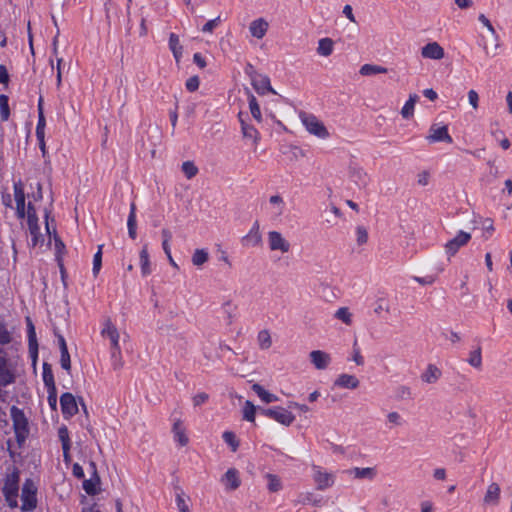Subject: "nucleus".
<instances>
[{
	"mask_svg": "<svg viewBox=\"0 0 512 512\" xmlns=\"http://www.w3.org/2000/svg\"><path fill=\"white\" fill-rule=\"evenodd\" d=\"M14 200L16 203V213L19 218L27 216V224L31 235V243L37 246L43 243V236L39 232L38 219L31 203L28 204L27 211L25 210V193L21 183L14 184Z\"/></svg>",
	"mask_w": 512,
	"mask_h": 512,
	"instance_id": "nucleus-1",
	"label": "nucleus"
},
{
	"mask_svg": "<svg viewBox=\"0 0 512 512\" xmlns=\"http://www.w3.org/2000/svg\"><path fill=\"white\" fill-rule=\"evenodd\" d=\"M20 471L15 466L7 469L3 478L2 493L11 509L18 507Z\"/></svg>",
	"mask_w": 512,
	"mask_h": 512,
	"instance_id": "nucleus-2",
	"label": "nucleus"
},
{
	"mask_svg": "<svg viewBox=\"0 0 512 512\" xmlns=\"http://www.w3.org/2000/svg\"><path fill=\"white\" fill-rule=\"evenodd\" d=\"M101 336L104 339L109 340L110 342V350H111V359L115 369H119L122 367V357H121V348L119 344L120 334L116 326L112 323L110 319H106L103 323L101 329Z\"/></svg>",
	"mask_w": 512,
	"mask_h": 512,
	"instance_id": "nucleus-3",
	"label": "nucleus"
},
{
	"mask_svg": "<svg viewBox=\"0 0 512 512\" xmlns=\"http://www.w3.org/2000/svg\"><path fill=\"white\" fill-rule=\"evenodd\" d=\"M10 416L13 423V430L17 444L19 447H21L25 443L30 433L28 419L24 412L16 406L11 407Z\"/></svg>",
	"mask_w": 512,
	"mask_h": 512,
	"instance_id": "nucleus-4",
	"label": "nucleus"
},
{
	"mask_svg": "<svg viewBox=\"0 0 512 512\" xmlns=\"http://www.w3.org/2000/svg\"><path fill=\"white\" fill-rule=\"evenodd\" d=\"M299 118L305 129L312 135L326 139L329 137V132L322 121H320L314 114L307 112H300Z\"/></svg>",
	"mask_w": 512,
	"mask_h": 512,
	"instance_id": "nucleus-5",
	"label": "nucleus"
},
{
	"mask_svg": "<svg viewBox=\"0 0 512 512\" xmlns=\"http://www.w3.org/2000/svg\"><path fill=\"white\" fill-rule=\"evenodd\" d=\"M37 485L28 478L25 480L21 490V510L23 512L33 511L37 506Z\"/></svg>",
	"mask_w": 512,
	"mask_h": 512,
	"instance_id": "nucleus-6",
	"label": "nucleus"
},
{
	"mask_svg": "<svg viewBox=\"0 0 512 512\" xmlns=\"http://www.w3.org/2000/svg\"><path fill=\"white\" fill-rule=\"evenodd\" d=\"M312 479L317 490L324 491L335 484L336 476L319 465H312Z\"/></svg>",
	"mask_w": 512,
	"mask_h": 512,
	"instance_id": "nucleus-7",
	"label": "nucleus"
},
{
	"mask_svg": "<svg viewBox=\"0 0 512 512\" xmlns=\"http://www.w3.org/2000/svg\"><path fill=\"white\" fill-rule=\"evenodd\" d=\"M267 243L269 250L272 252L287 254L291 250L290 242L279 231H269L267 233Z\"/></svg>",
	"mask_w": 512,
	"mask_h": 512,
	"instance_id": "nucleus-8",
	"label": "nucleus"
},
{
	"mask_svg": "<svg viewBox=\"0 0 512 512\" xmlns=\"http://www.w3.org/2000/svg\"><path fill=\"white\" fill-rule=\"evenodd\" d=\"M350 179L359 187L366 188L371 182V176L364 167L358 163H351L348 168Z\"/></svg>",
	"mask_w": 512,
	"mask_h": 512,
	"instance_id": "nucleus-9",
	"label": "nucleus"
},
{
	"mask_svg": "<svg viewBox=\"0 0 512 512\" xmlns=\"http://www.w3.org/2000/svg\"><path fill=\"white\" fill-rule=\"evenodd\" d=\"M262 413L284 426H290L295 420V416L283 407L264 409Z\"/></svg>",
	"mask_w": 512,
	"mask_h": 512,
	"instance_id": "nucleus-10",
	"label": "nucleus"
},
{
	"mask_svg": "<svg viewBox=\"0 0 512 512\" xmlns=\"http://www.w3.org/2000/svg\"><path fill=\"white\" fill-rule=\"evenodd\" d=\"M15 380L14 372L8 363L6 353L0 349V387L7 386Z\"/></svg>",
	"mask_w": 512,
	"mask_h": 512,
	"instance_id": "nucleus-11",
	"label": "nucleus"
},
{
	"mask_svg": "<svg viewBox=\"0 0 512 512\" xmlns=\"http://www.w3.org/2000/svg\"><path fill=\"white\" fill-rule=\"evenodd\" d=\"M426 139L430 143L435 142H447L452 143V137L448 133V127L446 125L433 124L429 129V134Z\"/></svg>",
	"mask_w": 512,
	"mask_h": 512,
	"instance_id": "nucleus-12",
	"label": "nucleus"
},
{
	"mask_svg": "<svg viewBox=\"0 0 512 512\" xmlns=\"http://www.w3.org/2000/svg\"><path fill=\"white\" fill-rule=\"evenodd\" d=\"M471 239L470 233L459 231V233L445 245V251L448 255L453 256L457 251L465 246Z\"/></svg>",
	"mask_w": 512,
	"mask_h": 512,
	"instance_id": "nucleus-13",
	"label": "nucleus"
},
{
	"mask_svg": "<svg viewBox=\"0 0 512 512\" xmlns=\"http://www.w3.org/2000/svg\"><path fill=\"white\" fill-rule=\"evenodd\" d=\"M501 488L498 483H490L483 497V504L488 507H495L500 503Z\"/></svg>",
	"mask_w": 512,
	"mask_h": 512,
	"instance_id": "nucleus-14",
	"label": "nucleus"
},
{
	"mask_svg": "<svg viewBox=\"0 0 512 512\" xmlns=\"http://www.w3.org/2000/svg\"><path fill=\"white\" fill-rule=\"evenodd\" d=\"M251 84L258 94L265 95L268 92L276 94L270 84V79L266 75L254 74L251 76Z\"/></svg>",
	"mask_w": 512,
	"mask_h": 512,
	"instance_id": "nucleus-15",
	"label": "nucleus"
},
{
	"mask_svg": "<svg viewBox=\"0 0 512 512\" xmlns=\"http://www.w3.org/2000/svg\"><path fill=\"white\" fill-rule=\"evenodd\" d=\"M60 405L62 413L66 418L72 417L78 412L75 397L71 393H64L61 395Z\"/></svg>",
	"mask_w": 512,
	"mask_h": 512,
	"instance_id": "nucleus-16",
	"label": "nucleus"
},
{
	"mask_svg": "<svg viewBox=\"0 0 512 512\" xmlns=\"http://www.w3.org/2000/svg\"><path fill=\"white\" fill-rule=\"evenodd\" d=\"M421 56L425 59L441 60L445 56L444 49L437 42H430L422 47Z\"/></svg>",
	"mask_w": 512,
	"mask_h": 512,
	"instance_id": "nucleus-17",
	"label": "nucleus"
},
{
	"mask_svg": "<svg viewBox=\"0 0 512 512\" xmlns=\"http://www.w3.org/2000/svg\"><path fill=\"white\" fill-rule=\"evenodd\" d=\"M262 243L259 223H253L249 232L242 238V244L247 247H257Z\"/></svg>",
	"mask_w": 512,
	"mask_h": 512,
	"instance_id": "nucleus-18",
	"label": "nucleus"
},
{
	"mask_svg": "<svg viewBox=\"0 0 512 512\" xmlns=\"http://www.w3.org/2000/svg\"><path fill=\"white\" fill-rule=\"evenodd\" d=\"M220 481L227 491L236 490L241 484L239 472L235 468L228 469Z\"/></svg>",
	"mask_w": 512,
	"mask_h": 512,
	"instance_id": "nucleus-19",
	"label": "nucleus"
},
{
	"mask_svg": "<svg viewBox=\"0 0 512 512\" xmlns=\"http://www.w3.org/2000/svg\"><path fill=\"white\" fill-rule=\"evenodd\" d=\"M172 433L174 441L181 447H184L188 444L189 439L186 434V428L183 425V422L179 418L173 419Z\"/></svg>",
	"mask_w": 512,
	"mask_h": 512,
	"instance_id": "nucleus-20",
	"label": "nucleus"
},
{
	"mask_svg": "<svg viewBox=\"0 0 512 512\" xmlns=\"http://www.w3.org/2000/svg\"><path fill=\"white\" fill-rule=\"evenodd\" d=\"M310 361L318 370L326 369L331 363V356L321 350H313L309 354Z\"/></svg>",
	"mask_w": 512,
	"mask_h": 512,
	"instance_id": "nucleus-21",
	"label": "nucleus"
},
{
	"mask_svg": "<svg viewBox=\"0 0 512 512\" xmlns=\"http://www.w3.org/2000/svg\"><path fill=\"white\" fill-rule=\"evenodd\" d=\"M360 385L359 379L355 375L342 373L337 376L334 386L342 389H357Z\"/></svg>",
	"mask_w": 512,
	"mask_h": 512,
	"instance_id": "nucleus-22",
	"label": "nucleus"
},
{
	"mask_svg": "<svg viewBox=\"0 0 512 512\" xmlns=\"http://www.w3.org/2000/svg\"><path fill=\"white\" fill-rule=\"evenodd\" d=\"M442 377V371L435 364H428L421 373V381L425 384H435Z\"/></svg>",
	"mask_w": 512,
	"mask_h": 512,
	"instance_id": "nucleus-23",
	"label": "nucleus"
},
{
	"mask_svg": "<svg viewBox=\"0 0 512 512\" xmlns=\"http://www.w3.org/2000/svg\"><path fill=\"white\" fill-rule=\"evenodd\" d=\"M239 120H240V123H241V131H242L243 137L245 139L251 140L252 144L254 146H257L258 143H259V140H260V134L257 131V129L254 126L246 123L242 119V113H239Z\"/></svg>",
	"mask_w": 512,
	"mask_h": 512,
	"instance_id": "nucleus-24",
	"label": "nucleus"
},
{
	"mask_svg": "<svg viewBox=\"0 0 512 512\" xmlns=\"http://www.w3.org/2000/svg\"><path fill=\"white\" fill-rule=\"evenodd\" d=\"M268 28L269 24L264 18L255 19L249 25L251 35L257 39H262L266 35Z\"/></svg>",
	"mask_w": 512,
	"mask_h": 512,
	"instance_id": "nucleus-25",
	"label": "nucleus"
},
{
	"mask_svg": "<svg viewBox=\"0 0 512 512\" xmlns=\"http://www.w3.org/2000/svg\"><path fill=\"white\" fill-rule=\"evenodd\" d=\"M346 473L350 476H353L356 479L367 480H373L377 475L376 468L374 467H354L352 469L347 470Z\"/></svg>",
	"mask_w": 512,
	"mask_h": 512,
	"instance_id": "nucleus-26",
	"label": "nucleus"
},
{
	"mask_svg": "<svg viewBox=\"0 0 512 512\" xmlns=\"http://www.w3.org/2000/svg\"><path fill=\"white\" fill-rule=\"evenodd\" d=\"M270 212L274 219L280 218L285 210L284 199L280 195H272L269 198Z\"/></svg>",
	"mask_w": 512,
	"mask_h": 512,
	"instance_id": "nucleus-27",
	"label": "nucleus"
},
{
	"mask_svg": "<svg viewBox=\"0 0 512 512\" xmlns=\"http://www.w3.org/2000/svg\"><path fill=\"white\" fill-rule=\"evenodd\" d=\"M478 20L480 21V23H482L487 28V30L491 33V35L496 40V44H495V47L493 50H489V48L487 46H484L485 53L488 56H495L496 50L499 47L498 34H497L495 28L493 27V25L491 24L490 20L484 14H480L478 17Z\"/></svg>",
	"mask_w": 512,
	"mask_h": 512,
	"instance_id": "nucleus-28",
	"label": "nucleus"
},
{
	"mask_svg": "<svg viewBox=\"0 0 512 512\" xmlns=\"http://www.w3.org/2000/svg\"><path fill=\"white\" fill-rule=\"evenodd\" d=\"M169 49L171 50L176 63H179L183 55V46L180 43L179 36L175 33L169 35Z\"/></svg>",
	"mask_w": 512,
	"mask_h": 512,
	"instance_id": "nucleus-29",
	"label": "nucleus"
},
{
	"mask_svg": "<svg viewBox=\"0 0 512 512\" xmlns=\"http://www.w3.org/2000/svg\"><path fill=\"white\" fill-rule=\"evenodd\" d=\"M140 268L143 276H147L152 272L151 262L149 258L147 245H144L139 254Z\"/></svg>",
	"mask_w": 512,
	"mask_h": 512,
	"instance_id": "nucleus-30",
	"label": "nucleus"
},
{
	"mask_svg": "<svg viewBox=\"0 0 512 512\" xmlns=\"http://www.w3.org/2000/svg\"><path fill=\"white\" fill-rule=\"evenodd\" d=\"M252 390L264 403H272L278 401V397L276 395L265 390L260 384H253Z\"/></svg>",
	"mask_w": 512,
	"mask_h": 512,
	"instance_id": "nucleus-31",
	"label": "nucleus"
},
{
	"mask_svg": "<svg viewBox=\"0 0 512 512\" xmlns=\"http://www.w3.org/2000/svg\"><path fill=\"white\" fill-rule=\"evenodd\" d=\"M334 317L347 326H351L353 324V313L348 307H340L337 309L334 313Z\"/></svg>",
	"mask_w": 512,
	"mask_h": 512,
	"instance_id": "nucleus-32",
	"label": "nucleus"
},
{
	"mask_svg": "<svg viewBox=\"0 0 512 512\" xmlns=\"http://www.w3.org/2000/svg\"><path fill=\"white\" fill-rule=\"evenodd\" d=\"M419 97L416 94H411L409 99L406 101L404 106L401 109V115L405 119H409L413 116L415 104L418 101Z\"/></svg>",
	"mask_w": 512,
	"mask_h": 512,
	"instance_id": "nucleus-33",
	"label": "nucleus"
},
{
	"mask_svg": "<svg viewBox=\"0 0 512 512\" xmlns=\"http://www.w3.org/2000/svg\"><path fill=\"white\" fill-rule=\"evenodd\" d=\"M386 423L389 428L401 427L405 424L402 415L397 411H390L386 415Z\"/></svg>",
	"mask_w": 512,
	"mask_h": 512,
	"instance_id": "nucleus-34",
	"label": "nucleus"
},
{
	"mask_svg": "<svg viewBox=\"0 0 512 512\" xmlns=\"http://www.w3.org/2000/svg\"><path fill=\"white\" fill-rule=\"evenodd\" d=\"M467 362L469 363L470 366L476 369H480L482 367L481 347H476L475 349L469 352Z\"/></svg>",
	"mask_w": 512,
	"mask_h": 512,
	"instance_id": "nucleus-35",
	"label": "nucleus"
},
{
	"mask_svg": "<svg viewBox=\"0 0 512 512\" xmlns=\"http://www.w3.org/2000/svg\"><path fill=\"white\" fill-rule=\"evenodd\" d=\"M265 479L267 480V488L270 492L275 493L282 489V481L277 475L268 473L265 475Z\"/></svg>",
	"mask_w": 512,
	"mask_h": 512,
	"instance_id": "nucleus-36",
	"label": "nucleus"
},
{
	"mask_svg": "<svg viewBox=\"0 0 512 512\" xmlns=\"http://www.w3.org/2000/svg\"><path fill=\"white\" fill-rule=\"evenodd\" d=\"M360 74L363 76H371L375 74L387 73V69L382 66L373 65V64H364L360 68Z\"/></svg>",
	"mask_w": 512,
	"mask_h": 512,
	"instance_id": "nucleus-37",
	"label": "nucleus"
},
{
	"mask_svg": "<svg viewBox=\"0 0 512 512\" xmlns=\"http://www.w3.org/2000/svg\"><path fill=\"white\" fill-rule=\"evenodd\" d=\"M317 52L325 57L331 55L333 52V41L329 38L321 39L318 44Z\"/></svg>",
	"mask_w": 512,
	"mask_h": 512,
	"instance_id": "nucleus-38",
	"label": "nucleus"
},
{
	"mask_svg": "<svg viewBox=\"0 0 512 512\" xmlns=\"http://www.w3.org/2000/svg\"><path fill=\"white\" fill-rule=\"evenodd\" d=\"M209 259V254L206 249H196L192 255L193 265L200 267Z\"/></svg>",
	"mask_w": 512,
	"mask_h": 512,
	"instance_id": "nucleus-39",
	"label": "nucleus"
},
{
	"mask_svg": "<svg viewBox=\"0 0 512 512\" xmlns=\"http://www.w3.org/2000/svg\"><path fill=\"white\" fill-rule=\"evenodd\" d=\"M27 327H28L29 349L31 352L36 353L37 352L36 332H35V327L29 318H27Z\"/></svg>",
	"mask_w": 512,
	"mask_h": 512,
	"instance_id": "nucleus-40",
	"label": "nucleus"
},
{
	"mask_svg": "<svg viewBox=\"0 0 512 512\" xmlns=\"http://www.w3.org/2000/svg\"><path fill=\"white\" fill-rule=\"evenodd\" d=\"M257 341L260 349H269L272 345L271 335L268 330H261L257 335Z\"/></svg>",
	"mask_w": 512,
	"mask_h": 512,
	"instance_id": "nucleus-41",
	"label": "nucleus"
},
{
	"mask_svg": "<svg viewBox=\"0 0 512 512\" xmlns=\"http://www.w3.org/2000/svg\"><path fill=\"white\" fill-rule=\"evenodd\" d=\"M42 376H43V382H44L45 386L47 387V390L56 389L52 370L47 364L43 365V375Z\"/></svg>",
	"mask_w": 512,
	"mask_h": 512,
	"instance_id": "nucleus-42",
	"label": "nucleus"
},
{
	"mask_svg": "<svg viewBox=\"0 0 512 512\" xmlns=\"http://www.w3.org/2000/svg\"><path fill=\"white\" fill-rule=\"evenodd\" d=\"M249 109L251 112V115L257 122L262 121V114L260 111V106L255 98L254 95L249 94Z\"/></svg>",
	"mask_w": 512,
	"mask_h": 512,
	"instance_id": "nucleus-43",
	"label": "nucleus"
},
{
	"mask_svg": "<svg viewBox=\"0 0 512 512\" xmlns=\"http://www.w3.org/2000/svg\"><path fill=\"white\" fill-rule=\"evenodd\" d=\"M181 170L187 179H192L198 174V168L192 161H185L181 165Z\"/></svg>",
	"mask_w": 512,
	"mask_h": 512,
	"instance_id": "nucleus-44",
	"label": "nucleus"
},
{
	"mask_svg": "<svg viewBox=\"0 0 512 512\" xmlns=\"http://www.w3.org/2000/svg\"><path fill=\"white\" fill-rule=\"evenodd\" d=\"M255 412V405L251 401H246L243 407V418L249 422H254Z\"/></svg>",
	"mask_w": 512,
	"mask_h": 512,
	"instance_id": "nucleus-45",
	"label": "nucleus"
},
{
	"mask_svg": "<svg viewBox=\"0 0 512 512\" xmlns=\"http://www.w3.org/2000/svg\"><path fill=\"white\" fill-rule=\"evenodd\" d=\"M395 395L399 400H407L411 398L412 391L407 385H398L395 389Z\"/></svg>",
	"mask_w": 512,
	"mask_h": 512,
	"instance_id": "nucleus-46",
	"label": "nucleus"
},
{
	"mask_svg": "<svg viewBox=\"0 0 512 512\" xmlns=\"http://www.w3.org/2000/svg\"><path fill=\"white\" fill-rule=\"evenodd\" d=\"M0 115L3 121L8 120L10 115L8 97L6 95H0Z\"/></svg>",
	"mask_w": 512,
	"mask_h": 512,
	"instance_id": "nucleus-47",
	"label": "nucleus"
},
{
	"mask_svg": "<svg viewBox=\"0 0 512 512\" xmlns=\"http://www.w3.org/2000/svg\"><path fill=\"white\" fill-rule=\"evenodd\" d=\"M368 241L367 229L363 226L356 228V242L359 246L365 245Z\"/></svg>",
	"mask_w": 512,
	"mask_h": 512,
	"instance_id": "nucleus-48",
	"label": "nucleus"
},
{
	"mask_svg": "<svg viewBox=\"0 0 512 512\" xmlns=\"http://www.w3.org/2000/svg\"><path fill=\"white\" fill-rule=\"evenodd\" d=\"M176 505H177V508L179 510V512H190L189 511V506L185 500V497H184V493L181 492V493H178L176 495Z\"/></svg>",
	"mask_w": 512,
	"mask_h": 512,
	"instance_id": "nucleus-49",
	"label": "nucleus"
},
{
	"mask_svg": "<svg viewBox=\"0 0 512 512\" xmlns=\"http://www.w3.org/2000/svg\"><path fill=\"white\" fill-rule=\"evenodd\" d=\"M101 246L99 247L98 251L95 253L93 258V273L94 275H97L101 269L102 264V251Z\"/></svg>",
	"mask_w": 512,
	"mask_h": 512,
	"instance_id": "nucleus-50",
	"label": "nucleus"
},
{
	"mask_svg": "<svg viewBox=\"0 0 512 512\" xmlns=\"http://www.w3.org/2000/svg\"><path fill=\"white\" fill-rule=\"evenodd\" d=\"M223 439L224 441L232 447V450L235 451L238 447V442L236 440V437L235 435L230 432V431H226L223 433Z\"/></svg>",
	"mask_w": 512,
	"mask_h": 512,
	"instance_id": "nucleus-51",
	"label": "nucleus"
},
{
	"mask_svg": "<svg viewBox=\"0 0 512 512\" xmlns=\"http://www.w3.org/2000/svg\"><path fill=\"white\" fill-rule=\"evenodd\" d=\"M11 341V334L6 326L0 322V344H7Z\"/></svg>",
	"mask_w": 512,
	"mask_h": 512,
	"instance_id": "nucleus-52",
	"label": "nucleus"
},
{
	"mask_svg": "<svg viewBox=\"0 0 512 512\" xmlns=\"http://www.w3.org/2000/svg\"><path fill=\"white\" fill-rule=\"evenodd\" d=\"M468 101L474 110L478 109L479 95L475 90L471 89L468 91Z\"/></svg>",
	"mask_w": 512,
	"mask_h": 512,
	"instance_id": "nucleus-53",
	"label": "nucleus"
},
{
	"mask_svg": "<svg viewBox=\"0 0 512 512\" xmlns=\"http://www.w3.org/2000/svg\"><path fill=\"white\" fill-rule=\"evenodd\" d=\"M200 80L197 76H192L186 81V89L190 92H194L198 89Z\"/></svg>",
	"mask_w": 512,
	"mask_h": 512,
	"instance_id": "nucleus-54",
	"label": "nucleus"
},
{
	"mask_svg": "<svg viewBox=\"0 0 512 512\" xmlns=\"http://www.w3.org/2000/svg\"><path fill=\"white\" fill-rule=\"evenodd\" d=\"M209 399V395L205 392L197 393L193 396L192 401L194 406H200L204 403H206Z\"/></svg>",
	"mask_w": 512,
	"mask_h": 512,
	"instance_id": "nucleus-55",
	"label": "nucleus"
},
{
	"mask_svg": "<svg viewBox=\"0 0 512 512\" xmlns=\"http://www.w3.org/2000/svg\"><path fill=\"white\" fill-rule=\"evenodd\" d=\"M60 364L64 370H66V371L70 370L71 361H70V355H69L68 351L61 352Z\"/></svg>",
	"mask_w": 512,
	"mask_h": 512,
	"instance_id": "nucleus-56",
	"label": "nucleus"
},
{
	"mask_svg": "<svg viewBox=\"0 0 512 512\" xmlns=\"http://www.w3.org/2000/svg\"><path fill=\"white\" fill-rule=\"evenodd\" d=\"M220 23V17L209 20L203 27L202 31L205 33H211Z\"/></svg>",
	"mask_w": 512,
	"mask_h": 512,
	"instance_id": "nucleus-57",
	"label": "nucleus"
},
{
	"mask_svg": "<svg viewBox=\"0 0 512 512\" xmlns=\"http://www.w3.org/2000/svg\"><path fill=\"white\" fill-rule=\"evenodd\" d=\"M47 392H48V397H47L48 404L53 410H56V408H57V390L50 389V390H47Z\"/></svg>",
	"mask_w": 512,
	"mask_h": 512,
	"instance_id": "nucleus-58",
	"label": "nucleus"
},
{
	"mask_svg": "<svg viewBox=\"0 0 512 512\" xmlns=\"http://www.w3.org/2000/svg\"><path fill=\"white\" fill-rule=\"evenodd\" d=\"M352 360L358 365L362 366L364 364V358L361 355L360 349L356 347V345L353 346V354H352Z\"/></svg>",
	"mask_w": 512,
	"mask_h": 512,
	"instance_id": "nucleus-59",
	"label": "nucleus"
},
{
	"mask_svg": "<svg viewBox=\"0 0 512 512\" xmlns=\"http://www.w3.org/2000/svg\"><path fill=\"white\" fill-rule=\"evenodd\" d=\"M128 228L136 227V207L135 204H131L130 214L127 220Z\"/></svg>",
	"mask_w": 512,
	"mask_h": 512,
	"instance_id": "nucleus-60",
	"label": "nucleus"
},
{
	"mask_svg": "<svg viewBox=\"0 0 512 512\" xmlns=\"http://www.w3.org/2000/svg\"><path fill=\"white\" fill-rule=\"evenodd\" d=\"M58 437H59V440H60L61 443H65V442H69L70 441L69 431H68L66 426H61L58 429Z\"/></svg>",
	"mask_w": 512,
	"mask_h": 512,
	"instance_id": "nucleus-61",
	"label": "nucleus"
},
{
	"mask_svg": "<svg viewBox=\"0 0 512 512\" xmlns=\"http://www.w3.org/2000/svg\"><path fill=\"white\" fill-rule=\"evenodd\" d=\"M429 177H430V175L428 172H426V171L421 172L418 175V179H417L418 184L421 186H426L429 183Z\"/></svg>",
	"mask_w": 512,
	"mask_h": 512,
	"instance_id": "nucleus-62",
	"label": "nucleus"
},
{
	"mask_svg": "<svg viewBox=\"0 0 512 512\" xmlns=\"http://www.w3.org/2000/svg\"><path fill=\"white\" fill-rule=\"evenodd\" d=\"M193 60H194V63L199 66L200 68H205L206 67V61L205 59L202 57V55L200 53H195L194 56H193Z\"/></svg>",
	"mask_w": 512,
	"mask_h": 512,
	"instance_id": "nucleus-63",
	"label": "nucleus"
},
{
	"mask_svg": "<svg viewBox=\"0 0 512 512\" xmlns=\"http://www.w3.org/2000/svg\"><path fill=\"white\" fill-rule=\"evenodd\" d=\"M72 473L77 478H83L84 477V471L81 465L78 463H75L72 468Z\"/></svg>",
	"mask_w": 512,
	"mask_h": 512,
	"instance_id": "nucleus-64",
	"label": "nucleus"
}]
</instances>
